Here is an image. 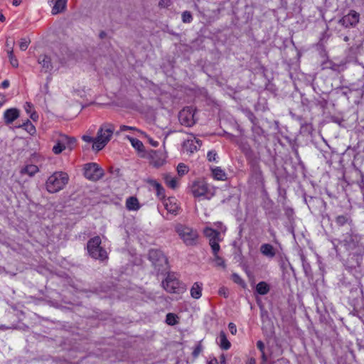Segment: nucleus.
<instances>
[{
    "instance_id": "24",
    "label": "nucleus",
    "mask_w": 364,
    "mask_h": 364,
    "mask_svg": "<svg viewBox=\"0 0 364 364\" xmlns=\"http://www.w3.org/2000/svg\"><path fill=\"white\" fill-rule=\"evenodd\" d=\"M191 295L194 299H199L202 295V284L195 282L191 289Z\"/></svg>"
},
{
    "instance_id": "58",
    "label": "nucleus",
    "mask_w": 364,
    "mask_h": 364,
    "mask_svg": "<svg viewBox=\"0 0 364 364\" xmlns=\"http://www.w3.org/2000/svg\"><path fill=\"white\" fill-rule=\"evenodd\" d=\"M262 353V362H263V363L267 362V355H266V354H265L264 351L263 353Z\"/></svg>"
},
{
    "instance_id": "30",
    "label": "nucleus",
    "mask_w": 364,
    "mask_h": 364,
    "mask_svg": "<svg viewBox=\"0 0 364 364\" xmlns=\"http://www.w3.org/2000/svg\"><path fill=\"white\" fill-rule=\"evenodd\" d=\"M301 261L305 274L306 276L310 275L311 274V268L304 255H301Z\"/></svg>"
},
{
    "instance_id": "5",
    "label": "nucleus",
    "mask_w": 364,
    "mask_h": 364,
    "mask_svg": "<svg viewBox=\"0 0 364 364\" xmlns=\"http://www.w3.org/2000/svg\"><path fill=\"white\" fill-rule=\"evenodd\" d=\"M167 276L164 280L162 281L163 288L168 293L180 294L184 291L185 285L181 283L176 277L175 273H166Z\"/></svg>"
},
{
    "instance_id": "27",
    "label": "nucleus",
    "mask_w": 364,
    "mask_h": 364,
    "mask_svg": "<svg viewBox=\"0 0 364 364\" xmlns=\"http://www.w3.org/2000/svg\"><path fill=\"white\" fill-rule=\"evenodd\" d=\"M127 138L130 141L131 144L134 148H135L138 151L144 152V146L143 143L135 138L131 137L129 136H127Z\"/></svg>"
},
{
    "instance_id": "8",
    "label": "nucleus",
    "mask_w": 364,
    "mask_h": 364,
    "mask_svg": "<svg viewBox=\"0 0 364 364\" xmlns=\"http://www.w3.org/2000/svg\"><path fill=\"white\" fill-rule=\"evenodd\" d=\"M191 191L194 197L203 196L207 199H210L214 195L204 181H195L193 183Z\"/></svg>"
},
{
    "instance_id": "17",
    "label": "nucleus",
    "mask_w": 364,
    "mask_h": 364,
    "mask_svg": "<svg viewBox=\"0 0 364 364\" xmlns=\"http://www.w3.org/2000/svg\"><path fill=\"white\" fill-rule=\"evenodd\" d=\"M217 343L223 350H228L231 346V343L228 340L226 334L224 331H220L217 338Z\"/></svg>"
},
{
    "instance_id": "21",
    "label": "nucleus",
    "mask_w": 364,
    "mask_h": 364,
    "mask_svg": "<svg viewBox=\"0 0 364 364\" xmlns=\"http://www.w3.org/2000/svg\"><path fill=\"white\" fill-rule=\"evenodd\" d=\"M59 139L65 149L68 147L70 149H72L76 143L75 138L70 137L67 135H61Z\"/></svg>"
},
{
    "instance_id": "15",
    "label": "nucleus",
    "mask_w": 364,
    "mask_h": 364,
    "mask_svg": "<svg viewBox=\"0 0 364 364\" xmlns=\"http://www.w3.org/2000/svg\"><path fill=\"white\" fill-rule=\"evenodd\" d=\"M251 175L255 179L257 183H260L263 180L262 171L257 162H253L251 164Z\"/></svg>"
},
{
    "instance_id": "3",
    "label": "nucleus",
    "mask_w": 364,
    "mask_h": 364,
    "mask_svg": "<svg viewBox=\"0 0 364 364\" xmlns=\"http://www.w3.org/2000/svg\"><path fill=\"white\" fill-rule=\"evenodd\" d=\"M175 230L186 246H195L198 243V232L196 230L186 225L178 223Z\"/></svg>"
},
{
    "instance_id": "29",
    "label": "nucleus",
    "mask_w": 364,
    "mask_h": 364,
    "mask_svg": "<svg viewBox=\"0 0 364 364\" xmlns=\"http://www.w3.org/2000/svg\"><path fill=\"white\" fill-rule=\"evenodd\" d=\"M164 206L167 211L172 214H176L178 209V205L176 203H172L170 199L165 202Z\"/></svg>"
},
{
    "instance_id": "47",
    "label": "nucleus",
    "mask_w": 364,
    "mask_h": 364,
    "mask_svg": "<svg viewBox=\"0 0 364 364\" xmlns=\"http://www.w3.org/2000/svg\"><path fill=\"white\" fill-rule=\"evenodd\" d=\"M228 328H229V330L230 331V333L232 334V335H235L236 333H237V328H236V326L235 324H234L233 323H230L228 324Z\"/></svg>"
},
{
    "instance_id": "20",
    "label": "nucleus",
    "mask_w": 364,
    "mask_h": 364,
    "mask_svg": "<svg viewBox=\"0 0 364 364\" xmlns=\"http://www.w3.org/2000/svg\"><path fill=\"white\" fill-rule=\"evenodd\" d=\"M126 208L129 210H137L140 205L138 199L136 197H129L126 200Z\"/></svg>"
},
{
    "instance_id": "32",
    "label": "nucleus",
    "mask_w": 364,
    "mask_h": 364,
    "mask_svg": "<svg viewBox=\"0 0 364 364\" xmlns=\"http://www.w3.org/2000/svg\"><path fill=\"white\" fill-rule=\"evenodd\" d=\"M18 127L25 129L31 134L36 132L35 127L28 119H27L26 122L23 123L21 125H19Z\"/></svg>"
},
{
    "instance_id": "6",
    "label": "nucleus",
    "mask_w": 364,
    "mask_h": 364,
    "mask_svg": "<svg viewBox=\"0 0 364 364\" xmlns=\"http://www.w3.org/2000/svg\"><path fill=\"white\" fill-rule=\"evenodd\" d=\"M100 245L101 238L99 236H96L88 240L87 248L89 255L92 258L103 261L107 258V252Z\"/></svg>"
},
{
    "instance_id": "60",
    "label": "nucleus",
    "mask_w": 364,
    "mask_h": 364,
    "mask_svg": "<svg viewBox=\"0 0 364 364\" xmlns=\"http://www.w3.org/2000/svg\"><path fill=\"white\" fill-rule=\"evenodd\" d=\"M0 97L3 100L1 102H0V107L4 104V102H6V97L4 95L0 94Z\"/></svg>"
},
{
    "instance_id": "10",
    "label": "nucleus",
    "mask_w": 364,
    "mask_h": 364,
    "mask_svg": "<svg viewBox=\"0 0 364 364\" xmlns=\"http://www.w3.org/2000/svg\"><path fill=\"white\" fill-rule=\"evenodd\" d=\"M360 236L355 234L350 228V232L343 235L342 242L347 250H354L359 245Z\"/></svg>"
},
{
    "instance_id": "22",
    "label": "nucleus",
    "mask_w": 364,
    "mask_h": 364,
    "mask_svg": "<svg viewBox=\"0 0 364 364\" xmlns=\"http://www.w3.org/2000/svg\"><path fill=\"white\" fill-rule=\"evenodd\" d=\"M38 167L33 164H29L23 167L20 173L21 175L27 174L29 176H33L37 172H38Z\"/></svg>"
},
{
    "instance_id": "49",
    "label": "nucleus",
    "mask_w": 364,
    "mask_h": 364,
    "mask_svg": "<svg viewBox=\"0 0 364 364\" xmlns=\"http://www.w3.org/2000/svg\"><path fill=\"white\" fill-rule=\"evenodd\" d=\"M257 347L260 350L261 353L264 351V344L262 341H258L257 342Z\"/></svg>"
},
{
    "instance_id": "13",
    "label": "nucleus",
    "mask_w": 364,
    "mask_h": 364,
    "mask_svg": "<svg viewBox=\"0 0 364 364\" xmlns=\"http://www.w3.org/2000/svg\"><path fill=\"white\" fill-rule=\"evenodd\" d=\"M201 141L194 137L193 139L186 140L183 144V149L186 152L193 154L201 146Z\"/></svg>"
},
{
    "instance_id": "14",
    "label": "nucleus",
    "mask_w": 364,
    "mask_h": 364,
    "mask_svg": "<svg viewBox=\"0 0 364 364\" xmlns=\"http://www.w3.org/2000/svg\"><path fill=\"white\" fill-rule=\"evenodd\" d=\"M19 117V110L16 108H10L4 113V119L6 124H10Z\"/></svg>"
},
{
    "instance_id": "61",
    "label": "nucleus",
    "mask_w": 364,
    "mask_h": 364,
    "mask_svg": "<svg viewBox=\"0 0 364 364\" xmlns=\"http://www.w3.org/2000/svg\"><path fill=\"white\" fill-rule=\"evenodd\" d=\"M247 364H256V360L253 358H250Z\"/></svg>"
},
{
    "instance_id": "62",
    "label": "nucleus",
    "mask_w": 364,
    "mask_h": 364,
    "mask_svg": "<svg viewBox=\"0 0 364 364\" xmlns=\"http://www.w3.org/2000/svg\"><path fill=\"white\" fill-rule=\"evenodd\" d=\"M99 36H100V38L101 39H102V38H104L107 36V33H106L105 31H101V32L100 33V35H99Z\"/></svg>"
},
{
    "instance_id": "19",
    "label": "nucleus",
    "mask_w": 364,
    "mask_h": 364,
    "mask_svg": "<svg viewBox=\"0 0 364 364\" xmlns=\"http://www.w3.org/2000/svg\"><path fill=\"white\" fill-rule=\"evenodd\" d=\"M260 252L264 256L272 258L275 256L276 252L273 246L270 244H263L260 247Z\"/></svg>"
},
{
    "instance_id": "34",
    "label": "nucleus",
    "mask_w": 364,
    "mask_h": 364,
    "mask_svg": "<svg viewBox=\"0 0 364 364\" xmlns=\"http://www.w3.org/2000/svg\"><path fill=\"white\" fill-rule=\"evenodd\" d=\"M330 66L328 67L333 71L341 72L345 69V63L336 64L335 63H329Z\"/></svg>"
},
{
    "instance_id": "45",
    "label": "nucleus",
    "mask_w": 364,
    "mask_h": 364,
    "mask_svg": "<svg viewBox=\"0 0 364 364\" xmlns=\"http://www.w3.org/2000/svg\"><path fill=\"white\" fill-rule=\"evenodd\" d=\"M128 130H136V128L134 127H129L127 125H121L119 127V131L117 132L116 134H119L120 132L128 131Z\"/></svg>"
},
{
    "instance_id": "25",
    "label": "nucleus",
    "mask_w": 364,
    "mask_h": 364,
    "mask_svg": "<svg viewBox=\"0 0 364 364\" xmlns=\"http://www.w3.org/2000/svg\"><path fill=\"white\" fill-rule=\"evenodd\" d=\"M270 290L269 285L266 282H259L256 286V292L260 295H265Z\"/></svg>"
},
{
    "instance_id": "37",
    "label": "nucleus",
    "mask_w": 364,
    "mask_h": 364,
    "mask_svg": "<svg viewBox=\"0 0 364 364\" xmlns=\"http://www.w3.org/2000/svg\"><path fill=\"white\" fill-rule=\"evenodd\" d=\"M182 21L183 23H191L193 20L191 12L186 11L182 13Z\"/></svg>"
},
{
    "instance_id": "36",
    "label": "nucleus",
    "mask_w": 364,
    "mask_h": 364,
    "mask_svg": "<svg viewBox=\"0 0 364 364\" xmlns=\"http://www.w3.org/2000/svg\"><path fill=\"white\" fill-rule=\"evenodd\" d=\"M64 149H65V146L62 144L60 139H58L57 144L53 147V151L55 154H60Z\"/></svg>"
},
{
    "instance_id": "26",
    "label": "nucleus",
    "mask_w": 364,
    "mask_h": 364,
    "mask_svg": "<svg viewBox=\"0 0 364 364\" xmlns=\"http://www.w3.org/2000/svg\"><path fill=\"white\" fill-rule=\"evenodd\" d=\"M336 223L338 226H343L346 224H348L350 228L352 226V220L347 215L337 216L336 218Z\"/></svg>"
},
{
    "instance_id": "48",
    "label": "nucleus",
    "mask_w": 364,
    "mask_h": 364,
    "mask_svg": "<svg viewBox=\"0 0 364 364\" xmlns=\"http://www.w3.org/2000/svg\"><path fill=\"white\" fill-rule=\"evenodd\" d=\"M24 109L28 114H30L33 112V105L30 102H26L24 105Z\"/></svg>"
},
{
    "instance_id": "7",
    "label": "nucleus",
    "mask_w": 364,
    "mask_h": 364,
    "mask_svg": "<svg viewBox=\"0 0 364 364\" xmlns=\"http://www.w3.org/2000/svg\"><path fill=\"white\" fill-rule=\"evenodd\" d=\"M84 176L92 181H97L104 174V170L96 163H88L84 165Z\"/></svg>"
},
{
    "instance_id": "52",
    "label": "nucleus",
    "mask_w": 364,
    "mask_h": 364,
    "mask_svg": "<svg viewBox=\"0 0 364 364\" xmlns=\"http://www.w3.org/2000/svg\"><path fill=\"white\" fill-rule=\"evenodd\" d=\"M315 200L319 201L320 199L317 198L309 197V199L308 200L307 198H305V201L307 203L309 207H310V204L309 203H311V201L314 202Z\"/></svg>"
},
{
    "instance_id": "28",
    "label": "nucleus",
    "mask_w": 364,
    "mask_h": 364,
    "mask_svg": "<svg viewBox=\"0 0 364 364\" xmlns=\"http://www.w3.org/2000/svg\"><path fill=\"white\" fill-rule=\"evenodd\" d=\"M164 181L166 184L171 188L175 189L178 186V181L176 178L172 177L170 174L164 175Z\"/></svg>"
},
{
    "instance_id": "31",
    "label": "nucleus",
    "mask_w": 364,
    "mask_h": 364,
    "mask_svg": "<svg viewBox=\"0 0 364 364\" xmlns=\"http://www.w3.org/2000/svg\"><path fill=\"white\" fill-rule=\"evenodd\" d=\"M7 54H8V57L9 58L11 65L14 68H17L18 66V60L16 59V58L14 55V50H13L12 47H11L10 49H7Z\"/></svg>"
},
{
    "instance_id": "18",
    "label": "nucleus",
    "mask_w": 364,
    "mask_h": 364,
    "mask_svg": "<svg viewBox=\"0 0 364 364\" xmlns=\"http://www.w3.org/2000/svg\"><path fill=\"white\" fill-rule=\"evenodd\" d=\"M67 1L68 0H55L52 8V14L55 15L63 12L66 8Z\"/></svg>"
},
{
    "instance_id": "44",
    "label": "nucleus",
    "mask_w": 364,
    "mask_h": 364,
    "mask_svg": "<svg viewBox=\"0 0 364 364\" xmlns=\"http://www.w3.org/2000/svg\"><path fill=\"white\" fill-rule=\"evenodd\" d=\"M207 158L209 161H216L217 153L215 151L208 152Z\"/></svg>"
},
{
    "instance_id": "1",
    "label": "nucleus",
    "mask_w": 364,
    "mask_h": 364,
    "mask_svg": "<svg viewBox=\"0 0 364 364\" xmlns=\"http://www.w3.org/2000/svg\"><path fill=\"white\" fill-rule=\"evenodd\" d=\"M149 260L154 269L156 274H166L169 270L168 259L162 251L157 249H151L148 254Z\"/></svg>"
},
{
    "instance_id": "40",
    "label": "nucleus",
    "mask_w": 364,
    "mask_h": 364,
    "mask_svg": "<svg viewBox=\"0 0 364 364\" xmlns=\"http://www.w3.org/2000/svg\"><path fill=\"white\" fill-rule=\"evenodd\" d=\"M31 41L28 38H23L21 39L19 47L21 50H26L28 45L30 44Z\"/></svg>"
},
{
    "instance_id": "35",
    "label": "nucleus",
    "mask_w": 364,
    "mask_h": 364,
    "mask_svg": "<svg viewBox=\"0 0 364 364\" xmlns=\"http://www.w3.org/2000/svg\"><path fill=\"white\" fill-rule=\"evenodd\" d=\"M166 322L171 326L175 325L177 323L176 315L172 313H168L166 315Z\"/></svg>"
},
{
    "instance_id": "11",
    "label": "nucleus",
    "mask_w": 364,
    "mask_h": 364,
    "mask_svg": "<svg viewBox=\"0 0 364 364\" xmlns=\"http://www.w3.org/2000/svg\"><path fill=\"white\" fill-rule=\"evenodd\" d=\"M360 15L355 11L351 10L347 15L339 20V23L346 28L354 27L359 22Z\"/></svg>"
},
{
    "instance_id": "42",
    "label": "nucleus",
    "mask_w": 364,
    "mask_h": 364,
    "mask_svg": "<svg viewBox=\"0 0 364 364\" xmlns=\"http://www.w3.org/2000/svg\"><path fill=\"white\" fill-rule=\"evenodd\" d=\"M203 350L202 345L199 343L194 348L192 355L194 358H197Z\"/></svg>"
},
{
    "instance_id": "64",
    "label": "nucleus",
    "mask_w": 364,
    "mask_h": 364,
    "mask_svg": "<svg viewBox=\"0 0 364 364\" xmlns=\"http://www.w3.org/2000/svg\"><path fill=\"white\" fill-rule=\"evenodd\" d=\"M348 40H349V38H348V36H346V37L344 38V41H348Z\"/></svg>"
},
{
    "instance_id": "38",
    "label": "nucleus",
    "mask_w": 364,
    "mask_h": 364,
    "mask_svg": "<svg viewBox=\"0 0 364 364\" xmlns=\"http://www.w3.org/2000/svg\"><path fill=\"white\" fill-rule=\"evenodd\" d=\"M146 181L147 183H149L152 187H154L156 190V189L163 190V187L161 186V185L159 182H157L156 180L152 179V178H147L146 180Z\"/></svg>"
},
{
    "instance_id": "43",
    "label": "nucleus",
    "mask_w": 364,
    "mask_h": 364,
    "mask_svg": "<svg viewBox=\"0 0 364 364\" xmlns=\"http://www.w3.org/2000/svg\"><path fill=\"white\" fill-rule=\"evenodd\" d=\"M141 134L143 135H144V137H146L149 141V143L154 147H157L159 146V141L153 139L151 137H150L149 136H148L146 134H145L144 132H141Z\"/></svg>"
},
{
    "instance_id": "39",
    "label": "nucleus",
    "mask_w": 364,
    "mask_h": 364,
    "mask_svg": "<svg viewBox=\"0 0 364 364\" xmlns=\"http://www.w3.org/2000/svg\"><path fill=\"white\" fill-rule=\"evenodd\" d=\"M232 280L237 284L241 285L242 287H245L246 284L244 280L236 273L232 274Z\"/></svg>"
},
{
    "instance_id": "4",
    "label": "nucleus",
    "mask_w": 364,
    "mask_h": 364,
    "mask_svg": "<svg viewBox=\"0 0 364 364\" xmlns=\"http://www.w3.org/2000/svg\"><path fill=\"white\" fill-rule=\"evenodd\" d=\"M114 131V125L112 124H102L97 132V137L95 139L92 149L95 151H100L109 141Z\"/></svg>"
},
{
    "instance_id": "46",
    "label": "nucleus",
    "mask_w": 364,
    "mask_h": 364,
    "mask_svg": "<svg viewBox=\"0 0 364 364\" xmlns=\"http://www.w3.org/2000/svg\"><path fill=\"white\" fill-rule=\"evenodd\" d=\"M171 4V0H160L159 2V6L160 8H168Z\"/></svg>"
},
{
    "instance_id": "23",
    "label": "nucleus",
    "mask_w": 364,
    "mask_h": 364,
    "mask_svg": "<svg viewBox=\"0 0 364 364\" xmlns=\"http://www.w3.org/2000/svg\"><path fill=\"white\" fill-rule=\"evenodd\" d=\"M212 175L216 180L225 181L227 178L225 172L220 167H215L212 169Z\"/></svg>"
},
{
    "instance_id": "63",
    "label": "nucleus",
    "mask_w": 364,
    "mask_h": 364,
    "mask_svg": "<svg viewBox=\"0 0 364 364\" xmlns=\"http://www.w3.org/2000/svg\"><path fill=\"white\" fill-rule=\"evenodd\" d=\"M5 20H6L5 16L2 14H0V21L4 22V21H5Z\"/></svg>"
},
{
    "instance_id": "2",
    "label": "nucleus",
    "mask_w": 364,
    "mask_h": 364,
    "mask_svg": "<svg viewBox=\"0 0 364 364\" xmlns=\"http://www.w3.org/2000/svg\"><path fill=\"white\" fill-rule=\"evenodd\" d=\"M68 175L63 171H56L50 176L46 182V188L50 193L63 190L68 183Z\"/></svg>"
},
{
    "instance_id": "54",
    "label": "nucleus",
    "mask_w": 364,
    "mask_h": 364,
    "mask_svg": "<svg viewBox=\"0 0 364 364\" xmlns=\"http://www.w3.org/2000/svg\"><path fill=\"white\" fill-rule=\"evenodd\" d=\"M30 117L33 121H36L38 119V114L35 111H33L32 112L30 113Z\"/></svg>"
},
{
    "instance_id": "57",
    "label": "nucleus",
    "mask_w": 364,
    "mask_h": 364,
    "mask_svg": "<svg viewBox=\"0 0 364 364\" xmlns=\"http://www.w3.org/2000/svg\"><path fill=\"white\" fill-rule=\"evenodd\" d=\"M219 363H220V364H225V357L224 354H222L220 356V361H219Z\"/></svg>"
},
{
    "instance_id": "51",
    "label": "nucleus",
    "mask_w": 364,
    "mask_h": 364,
    "mask_svg": "<svg viewBox=\"0 0 364 364\" xmlns=\"http://www.w3.org/2000/svg\"><path fill=\"white\" fill-rule=\"evenodd\" d=\"M82 140L86 141V142H93L94 143V141H95V139H93L92 137L90 136H87V135H84L82 136Z\"/></svg>"
},
{
    "instance_id": "50",
    "label": "nucleus",
    "mask_w": 364,
    "mask_h": 364,
    "mask_svg": "<svg viewBox=\"0 0 364 364\" xmlns=\"http://www.w3.org/2000/svg\"><path fill=\"white\" fill-rule=\"evenodd\" d=\"M227 291L228 289L225 287H221L220 289H219V294L220 295H223L225 298L228 296V294L227 293Z\"/></svg>"
},
{
    "instance_id": "16",
    "label": "nucleus",
    "mask_w": 364,
    "mask_h": 364,
    "mask_svg": "<svg viewBox=\"0 0 364 364\" xmlns=\"http://www.w3.org/2000/svg\"><path fill=\"white\" fill-rule=\"evenodd\" d=\"M38 62L42 65V68L45 72H49L53 68L51 63V58L46 55H41L38 57Z\"/></svg>"
},
{
    "instance_id": "56",
    "label": "nucleus",
    "mask_w": 364,
    "mask_h": 364,
    "mask_svg": "<svg viewBox=\"0 0 364 364\" xmlns=\"http://www.w3.org/2000/svg\"><path fill=\"white\" fill-rule=\"evenodd\" d=\"M156 193H157L158 196L164 197V188H163V190L156 189Z\"/></svg>"
},
{
    "instance_id": "9",
    "label": "nucleus",
    "mask_w": 364,
    "mask_h": 364,
    "mask_svg": "<svg viewBox=\"0 0 364 364\" xmlns=\"http://www.w3.org/2000/svg\"><path fill=\"white\" fill-rule=\"evenodd\" d=\"M195 109L193 107H186L179 112L178 120L186 127H190L195 124Z\"/></svg>"
},
{
    "instance_id": "12",
    "label": "nucleus",
    "mask_w": 364,
    "mask_h": 364,
    "mask_svg": "<svg viewBox=\"0 0 364 364\" xmlns=\"http://www.w3.org/2000/svg\"><path fill=\"white\" fill-rule=\"evenodd\" d=\"M205 234L210 238L209 244L211 247L213 254L216 255L220 251V245L218 243L220 236L219 232L209 228L205 230Z\"/></svg>"
},
{
    "instance_id": "53",
    "label": "nucleus",
    "mask_w": 364,
    "mask_h": 364,
    "mask_svg": "<svg viewBox=\"0 0 364 364\" xmlns=\"http://www.w3.org/2000/svg\"><path fill=\"white\" fill-rule=\"evenodd\" d=\"M14 45V41H10L9 38L6 39V46L7 47V49H10L11 47L13 48Z\"/></svg>"
},
{
    "instance_id": "59",
    "label": "nucleus",
    "mask_w": 364,
    "mask_h": 364,
    "mask_svg": "<svg viewBox=\"0 0 364 364\" xmlns=\"http://www.w3.org/2000/svg\"><path fill=\"white\" fill-rule=\"evenodd\" d=\"M21 3V0H13V5L15 6H18Z\"/></svg>"
},
{
    "instance_id": "55",
    "label": "nucleus",
    "mask_w": 364,
    "mask_h": 364,
    "mask_svg": "<svg viewBox=\"0 0 364 364\" xmlns=\"http://www.w3.org/2000/svg\"><path fill=\"white\" fill-rule=\"evenodd\" d=\"M10 85V82L8 80H5L1 82V87L4 89L7 88Z\"/></svg>"
},
{
    "instance_id": "41",
    "label": "nucleus",
    "mask_w": 364,
    "mask_h": 364,
    "mask_svg": "<svg viewBox=\"0 0 364 364\" xmlns=\"http://www.w3.org/2000/svg\"><path fill=\"white\" fill-rule=\"evenodd\" d=\"M177 171L179 176H183L188 172V167L184 164H179L177 166Z\"/></svg>"
},
{
    "instance_id": "33",
    "label": "nucleus",
    "mask_w": 364,
    "mask_h": 364,
    "mask_svg": "<svg viewBox=\"0 0 364 364\" xmlns=\"http://www.w3.org/2000/svg\"><path fill=\"white\" fill-rule=\"evenodd\" d=\"M213 262H215V265L216 267H220L225 269L226 267V265L224 259L218 255V253H217L216 255H213Z\"/></svg>"
}]
</instances>
